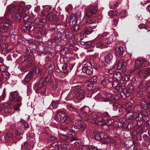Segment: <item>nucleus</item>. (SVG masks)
Masks as SVG:
<instances>
[{"label":"nucleus","mask_w":150,"mask_h":150,"mask_svg":"<svg viewBox=\"0 0 150 150\" xmlns=\"http://www.w3.org/2000/svg\"><path fill=\"white\" fill-rule=\"evenodd\" d=\"M33 17H29V21L24 24L22 28L23 32H26L28 31L30 32L33 30L34 28V26L31 22V21L33 20Z\"/></svg>","instance_id":"7"},{"label":"nucleus","mask_w":150,"mask_h":150,"mask_svg":"<svg viewBox=\"0 0 150 150\" xmlns=\"http://www.w3.org/2000/svg\"><path fill=\"white\" fill-rule=\"evenodd\" d=\"M18 127V125L16 123H12L11 125L10 128L11 129L13 130L16 129Z\"/></svg>","instance_id":"53"},{"label":"nucleus","mask_w":150,"mask_h":150,"mask_svg":"<svg viewBox=\"0 0 150 150\" xmlns=\"http://www.w3.org/2000/svg\"><path fill=\"white\" fill-rule=\"evenodd\" d=\"M33 73V72H29L25 76L24 80L27 82H28L31 78Z\"/></svg>","instance_id":"36"},{"label":"nucleus","mask_w":150,"mask_h":150,"mask_svg":"<svg viewBox=\"0 0 150 150\" xmlns=\"http://www.w3.org/2000/svg\"><path fill=\"white\" fill-rule=\"evenodd\" d=\"M113 109L114 111H118V112L120 113H122L125 111V109L123 108L122 105L119 104L114 105L113 106Z\"/></svg>","instance_id":"24"},{"label":"nucleus","mask_w":150,"mask_h":150,"mask_svg":"<svg viewBox=\"0 0 150 150\" xmlns=\"http://www.w3.org/2000/svg\"><path fill=\"white\" fill-rule=\"evenodd\" d=\"M134 110L136 112L138 113L139 111L141 112V111H142L141 107L139 105H137L134 108Z\"/></svg>","instance_id":"54"},{"label":"nucleus","mask_w":150,"mask_h":150,"mask_svg":"<svg viewBox=\"0 0 150 150\" xmlns=\"http://www.w3.org/2000/svg\"><path fill=\"white\" fill-rule=\"evenodd\" d=\"M113 58V55L112 54L109 53L104 57L105 66L106 64H109L111 63Z\"/></svg>","instance_id":"21"},{"label":"nucleus","mask_w":150,"mask_h":150,"mask_svg":"<svg viewBox=\"0 0 150 150\" xmlns=\"http://www.w3.org/2000/svg\"><path fill=\"white\" fill-rule=\"evenodd\" d=\"M61 144V142L59 141L58 142H56L52 143V146L54 147L56 146L60 147V145Z\"/></svg>","instance_id":"55"},{"label":"nucleus","mask_w":150,"mask_h":150,"mask_svg":"<svg viewBox=\"0 0 150 150\" xmlns=\"http://www.w3.org/2000/svg\"><path fill=\"white\" fill-rule=\"evenodd\" d=\"M140 105L144 109H148L150 108V97H147L144 101H142Z\"/></svg>","instance_id":"15"},{"label":"nucleus","mask_w":150,"mask_h":150,"mask_svg":"<svg viewBox=\"0 0 150 150\" xmlns=\"http://www.w3.org/2000/svg\"><path fill=\"white\" fill-rule=\"evenodd\" d=\"M36 21H39L40 23L43 25H44L46 22V21L45 19H40L39 18H37L35 20Z\"/></svg>","instance_id":"61"},{"label":"nucleus","mask_w":150,"mask_h":150,"mask_svg":"<svg viewBox=\"0 0 150 150\" xmlns=\"http://www.w3.org/2000/svg\"><path fill=\"white\" fill-rule=\"evenodd\" d=\"M114 120H109L105 122V121L101 120V123L100 124L101 126L107 125L108 126L112 125L113 122Z\"/></svg>","instance_id":"34"},{"label":"nucleus","mask_w":150,"mask_h":150,"mask_svg":"<svg viewBox=\"0 0 150 150\" xmlns=\"http://www.w3.org/2000/svg\"><path fill=\"white\" fill-rule=\"evenodd\" d=\"M9 99L12 101H14L17 102H19L22 100V98L20 96L17 95L16 92L14 91L10 93Z\"/></svg>","instance_id":"12"},{"label":"nucleus","mask_w":150,"mask_h":150,"mask_svg":"<svg viewBox=\"0 0 150 150\" xmlns=\"http://www.w3.org/2000/svg\"><path fill=\"white\" fill-rule=\"evenodd\" d=\"M82 117L83 120L85 121H88L90 118L89 116L87 114H86L85 115H82Z\"/></svg>","instance_id":"50"},{"label":"nucleus","mask_w":150,"mask_h":150,"mask_svg":"<svg viewBox=\"0 0 150 150\" xmlns=\"http://www.w3.org/2000/svg\"><path fill=\"white\" fill-rule=\"evenodd\" d=\"M118 6V3L116 1L111 2L110 3L109 7L110 8L113 9Z\"/></svg>","instance_id":"39"},{"label":"nucleus","mask_w":150,"mask_h":150,"mask_svg":"<svg viewBox=\"0 0 150 150\" xmlns=\"http://www.w3.org/2000/svg\"><path fill=\"white\" fill-rule=\"evenodd\" d=\"M98 10V8L97 6L89 8L86 10V15L88 17L91 16L96 14Z\"/></svg>","instance_id":"13"},{"label":"nucleus","mask_w":150,"mask_h":150,"mask_svg":"<svg viewBox=\"0 0 150 150\" xmlns=\"http://www.w3.org/2000/svg\"><path fill=\"white\" fill-rule=\"evenodd\" d=\"M33 146L32 144H29L27 142L22 144V149L23 150H31L33 148Z\"/></svg>","instance_id":"26"},{"label":"nucleus","mask_w":150,"mask_h":150,"mask_svg":"<svg viewBox=\"0 0 150 150\" xmlns=\"http://www.w3.org/2000/svg\"><path fill=\"white\" fill-rule=\"evenodd\" d=\"M58 104H59L57 103V102H53L51 104L50 107H52L53 108L56 109L58 106Z\"/></svg>","instance_id":"47"},{"label":"nucleus","mask_w":150,"mask_h":150,"mask_svg":"<svg viewBox=\"0 0 150 150\" xmlns=\"http://www.w3.org/2000/svg\"><path fill=\"white\" fill-rule=\"evenodd\" d=\"M42 39L41 38L38 37L35 38V39L34 40V42L36 43V44H39L40 43V42H42Z\"/></svg>","instance_id":"60"},{"label":"nucleus","mask_w":150,"mask_h":150,"mask_svg":"<svg viewBox=\"0 0 150 150\" xmlns=\"http://www.w3.org/2000/svg\"><path fill=\"white\" fill-rule=\"evenodd\" d=\"M31 72H33V75L35 74H37L39 73L40 72V69L38 67H35L34 70L33 71Z\"/></svg>","instance_id":"52"},{"label":"nucleus","mask_w":150,"mask_h":150,"mask_svg":"<svg viewBox=\"0 0 150 150\" xmlns=\"http://www.w3.org/2000/svg\"><path fill=\"white\" fill-rule=\"evenodd\" d=\"M55 15L52 13H49L46 16V18L50 21H53L56 18Z\"/></svg>","instance_id":"32"},{"label":"nucleus","mask_w":150,"mask_h":150,"mask_svg":"<svg viewBox=\"0 0 150 150\" xmlns=\"http://www.w3.org/2000/svg\"><path fill=\"white\" fill-rule=\"evenodd\" d=\"M32 64V61L31 60H28L25 63V65L27 66L26 67V69H29L30 67L31 66Z\"/></svg>","instance_id":"48"},{"label":"nucleus","mask_w":150,"mask_h":150,"mask_svg":"<svg viewBox=\"0 0 150 150\" xmlns=\"http://www.w3.org/2000/svg\"><path fill=\"white\" fill-rule=\"evenodd\" d=\"M136 73L139 74L143 77H145L146 76L150 75V68L143 69L142 68H137L135 69Z\"/></svg>","instance_id":"10"},{"label":"nucleus","mask_w":150,"mask_h":150,"mask_svg":"<svg viewBox=\"0 0 150 150\" xmlns=\"http://www.w3.org/2000/svg\"><path fill=\"white\" fill-rule=\"evenodd\" d=\"M11 24L10 21L7 18L0 17V32L3 33L6 32L10 28ZM8 37L7 35L4 37L0 35V43H4L6 40V38Z\"/></svg>","instance_id":"1"},{"label":"nucleus","mask_w":150,"mask_h":150,"mask_svg":"<svg viewBox=\"0 0 150 150\" xmlns=\"http://www.w3.org/2000/svg\"><path fill=\"white\" fill-rule=\"evenodd\" d=\"M42 81V79L40 80L38 84H35L33 87L34 89H35L37 93H41L42 94H44L46 92V84L49 83L51 82V77L50 75L47 76L44 79L43 82L41 81Z\"/></svg>","instance_id":"2"},{"label":"nucleus","mask_w":150,"mask_h":150,"mask_svg":"<svg viewBox=\"0 0 150 150\" xmlns=\"http://www.w3.org/2000/svg\"><path fill=\"white\" fill-rule=\"evenodd\" d=\"M4 111L6 114H8L11 113L12 109L10 107H6L4 108Z\"/></svg>","instance_id":"45"},{"label":"nucleus","mask_w":150,"mask_h":150,"mask_svg":"<svg viewBox=\"0 0 150 150\" xmlns=\"http://www.w3.org/2000/svg\"><path fill=\"white\" fill-rule=\"evenodd\" d=\"M55 118L57 122L61 123L65 122L69 124L70 122L69 117L67 116L65 113L60 111L57 112Z\"/></svg>","instance_id":"5"},{"label":"nucleus","mask_w":150,"mask_h":150,"mask_svg":"<svg viewBox=\"0 0 150 150\" xmlns=\"http://www.w3.org/2000/svg\"><path fill=\"white\" fill-rule=\"evenodd\" d=\"M78 20V17L76 16L74 14L71 15L69 21V25H75L77 23Z\"/></svg>","instance_id":"23"},{"label":"nucleus","mask_w":150,"mask_h":150,"mask_svg":"<svg viewBox=\"0 0 150 150\" xmlns=\"http://www.w3.org/2000/svg\"><path fill=\"white\" fill-rule=\"evenodd\" d=\"M121 72L118 70H116V72L113 75L114 81H120L119 80L121 79L122 77Z\"/></svg>","instance_id":"25"},{"label":"nucleus","mask_w":150,"mask_h":150,"mask_svg":"<svg viewBox=\"0 0 150 150\" xmlns=\"http://www.w3.org/2000/svg\"><path fill=\"white\" fill-rule=\"evenodd\" d=\"M90 110L89 107L84 106L80 109V112L82 115H85V114H88Z\"/></svg>","instance_id":"29"},{"label":"nucleus","mask_w":150,"mask_h":150,"mask_svg":"<svg viewBox=\"0 0 150 150\" xmlns=\"http://www.w3.org/2000/svg\"><path fill=\"white\" fill-rule=\"evenodd\" d=\"M93 31L90 27H88L86 28L85 30L84 33L85 34L88 35L92 33Z\"/></svg>","instance_id":"41"},{"label":"nucleus","mask_w":150,"mask_h":150,"mask_svg":"<svg viewBox=\"0 0 150 150\" xmlns=\"http://www.w3.org/2000/svg\"><path fill=\"white\" fill-rule=\"evenodd\" d=\"M86 93L85 91L81 90L79 91V93L76 97V99L78 100V102H80L85 98Z\"/></svg>","instance_id":"22"},{"label":"nucleus","mask_w":150,"mask_h":150,"mask_svg":"<svg viewBox=\"0 0 150 150\" xmlns=\"http://www.w3.org/2000/svg\"><path fill=\"white\" fill-rule=\"evenodd\" d=\"M67 108L68 109L71 111H74L78 113L79 111V110L76 109L71 105H67Z\"/></svg>","instance_id":"37"},{"label":"nucleus","mask_w":150,"mask_h":150,"mask_svg":"<svg viewBox=\"0 0 150 150\" xmlns=\"http://www.w3.org/2000/svg\"><path fill=\"white\" fill-rule=\"evenodd\" d=\"M72 69V67H71L70 65L67 64H64L62 66L60 71L61 72H69Z\"/></svg>","instance_id":"20"},{"label":"nucleus","mask_w":150,"mask_h":150,"mask_svg":"<svg viewBox=\"0 0 150 150\" xmlns=\"http://www.w3.org/2000/svg\"><path fill=\"white\" fill-rule=\"evenodd\" d=\"M90 146L89 145H84L82 146V150H89L90 148Z\"/></svg>","instance_id":"51"},{"label":"nucleus","mask_w":150,"mask_h":150,"mask_svg":"<svg viewBox=\"0 0 150 150\" xmlns=\"http://www.w3.org/2000/svg\"><path fill=\"white\" fill-rule=\"evenodd\" d=\"M101 118V120L104 121L107 120L109 118V117L108 113H105L104 114Z\"/></svg>","instance_id":"44"},{"label":"nucleus","mask_w":150,"mask_h":150,"mask_svg":"<svg viewBox=\"0 0 150 150\" xmlns=\"http://www.w3.org/2000/svg\"><path fill=\"white\" fill-rule=\"evenodd\" d=\"M84 35L82 33H78L74 37V40L76 42H79L84 38Z\"/></svg>","instance_id":"31"},{"label":"nucleus","mask_w":150,"mask_h":150,"mask_svg":"<svg viewBox=\"0 0 150 150\" xmlns=\"http://www.w3.org/2000/svg\"><path fill=\"white\" fill-rule=\"evenodd\" d=\"M134 91L133 86L131 84H128L126 89H125L124 91H123V95L127 96L129 94L132 93L134 92Z\"/></svg>","instance_id":"16"},{"label":"nucleus","mask_w":150,"mask_h":150,"mask_svg":"<svg viewBox=\"0 0 150 150\" xmlns=\"http://www.w3.org/2000/svg\"><path fill=\"white\" fill-rule=\"evenodd\" d=\"M6 140L8 141L13 137L12 134L11 133H8L5 135Z\"/></svg>","instance_id":"49"},{"label":"nucleus","mask_w":150,"mask_h":150,"mask_svg":"<svg viewBox=\"0 0 150 150\" xmlns=\"http://www.w3.org/2000/svg\"><path fill=\"white\" fill-rule=\"evenodd\" d=\"M102 96L100 94H98L94 97V99L96 101H100L101 100Z\"/></svg>","instance_id":"62"},{"label":"nucleus","mask_w":150,"mask_h":150,"mask_svg":"<svg viewBox=\"0 0 150 150\" xmlns=\"http://www.w3.org/2000/svg\"><path fill=\"white\" fill-rule=\"evenodd\" d=\"M99 134L101 140L104 143H109L111 142V139L106 133L101 132Z\"/></svg>","instance_id":"14"},{"label":"nucleus","mask_w":150,"mask_h":150,"mask_svg":"<svg viewBox=\"0 0 150 150\" xmlns=\"http://www.w3.org/2000/svg\"><path fill=\"white\" fill-rule=\"evenodd\" d=\"M101 115L100 113L96 114L95 112H92L91 114L92 117L96 119L97 121H98L100 123L101 122V118L100 117Z\"/></svg>","instance_id":"27"},{"label":"nucleus","mask_w":150,"mask_h":150,"mask_svg":"<svg viewBox=\"0 0 150 150\" xmlns=\"http://www.w3.org/2000/svg\"><path fill=\"white\" fill-rule=\"evenodd\" d=\"M125 144L126 147L127 148L130 147L133 144L132 141L130 139L126 140Z\"/></svg>","instance_id":"38"},{"label":"nucleus","mask_w":150,"mask_h":150,"mask_svg":"<svg viewBox=\"0 0 150 150\" xmlns=\"http://www.w3.org/2000/svg\"><path fill=\"white\" fill-rule=\"evenodd\" d=\"M72 93L71 91H70L69 93L67 91L63 92L60 96L61 99L62 98L66 100H70L72 98V96H71Z\"/></svg>","instance_id":"19"},{"label":"nucleus","mask_w":150,"mask_h":150,"mask_svg":"<svg viewBox=\"0 0 150 150\" xmlns=\"http://www.w3.org/2000/svg\"><path fill=\"white\" fill-rule=\"evenodd\" d=\"M22 11L24 12V14H23L22 16H21V17L22 16L23 17V20L25 23L26 22H28L29 21V16L27 15V13H26V11L25 10V8H23V10H22Z\"/></svg>","instance_id":"35"},{"label":"nucleus","mask_w":150,"mask_h":150,"mask_svg":"<svg viewBox=\"0 0 150 150\" xmlns=\"http://www.w3.org/2000/svg\"><path fill=\"white\" fill-rule=\"evenodd\" d=\"M130 100H132V101L128 102L126 104H125V106L126 108H128L130 107L131 105L133 103V100H132L131 99H130Z\"/></svg>","instance_id":"57"},{"label":"nucleus","mask_w":150,"mask_h":150,"mask_svg":"<svg viewBox=\"0 0 150 150\" xmlns=\"http://www.w3.org/2000/svg\"><path fill=\"white\" fill-rule=\"evenodd\" d=\"M117 15V12L115 11H111L108 12V15L112 18Z\"/></svg>","instance_id":"42"},{"label":"nucleus","mask_w":150,"mask_h":150,"mask_svg":"<svg viewBox=\"0 0 150 150\" xmlns=\"http://www.w3.org/2000/svg\"><path fill=\"white\" fill-rule=\"evenodd\" d=\"M29 46L30 48L32 49H35V48L37 44L35 42L32 41H30L29 42Z\"/></svg>","instance_id":"40"},{"label":"nucleus","mask_w":150,"mask_h":150,"mask_svg":"<svg viewBox=\"0 0 150 150\" xmlns=\"http://www.w3.org/2000/svg\"><path fill=\"white\" fill-rule=\"evenodd\" d=\"M141 113L136 114L134 116L136 122V124L139 126L141 125L143 123V121L141 120L143 119L144 121H147L149 120L147 112L145 110H142Z\"/></svg>","instance_id":"4"},{"label":"nucleus","mask_w":150,"mask_h":150,"mask_svg":"<svg viewBox=\"0 0 150 150\" xmlns=\"http://www.w3.org/2000/svg\"><path fill=\"white\" fill-rule=\"evenodd\" d=\"M111 83L112 87L117 92L120 93L122 96L123 95V91H124L125 88V84L123 80L120 81H114Z\"/></svg>","instance_id":"6"},{"label":"nucleus","mask_w":150,"mask_h":150,"mask_svg":"<svg viewBox=\"0 0 150 150\" xmlns=\"http://www.w3.org/2000/svg\"><path fill=\"white\" fill-rule=\"evenodd\" d=\"M127 63L122 60L119 61L117 64H115L113 66V68L115 69H117L121 72L123 71L125 69L127 66Z\"/></svg>","instance_id":"9"},{"label":"nucleus","mask_w":150,"mask_h":150,"mask_svg":"<svg viewBox=\"0 0 150 150\" xmlns=\"http://www.w3.org/2000/svg\"><path fill=\"white\" fill-rule=\"evenodd\" d=\"M144 63V59L142 58H138L135 62V67L137 68H139L140 66Z\"/></svg>","instance_id":"28"},{"label":"nucleus","mask_w":150,"mask_h":150,"mask_svg":"<svg viewBox=\"0 0 150 150\" xmlns=\"http://www.w3.org/2000/svg\"><path fill=\"white\" fill-rule=\"evenodd\" d=\"M93 69L90 67L88 66L87 64H84L82 68V71L84 73H86L89 75H91L93 72Z\"/></svg>","instance_id":"17"},{"label":"nucleus","mask_w":150,"mask_h":150,"mask_svg":"<svg viewBox=\"0 0 150 150\" xmlns=\"http://www.w3.org/2000/svg\"><path fill=\"white\" fill-rule=\"evenodd\" d=\"M70 146L67 143H64L62 142H61V144L60 145V147L62 148L64 150L69 149H70Z\"/></svg>","instance_id":"33"},{"label":"nucleus","mask_w":150,"mask_h":150,"mask_svg":"<svg viewBox=\"0 0 150 150\" xmlns=\"http://www.w3.org/2000/svg\"><path fill=\"white\" fill-rule=\"evenodd\" d=\"M106 36L105 33L101 35H99L96 39H98V40H96L97 42L96 43V47H97L99 48H102L105 47L106 45L105 42V40L103 38L104 36Z\"/></svg>","instance_id":"8"},{"label":"nucleus","mask_w":150,"mask_h":150,"mask_svg":"<svg viewBox=\"0 0 150 150\" xmlns=\"http://www.w3.org/2000/svg\"><path fill=\"white\" fill-rule=\"evenodd\" d=\"M105 36L103 37V38L105 40V42L106 45L112 43L115 41L116 39V37L114 35H110L108 38H105Z\"/></svg>","instance_id":"18"},{"label":"nucleus","mask_w":150,"mask_h":150,"mask_svg":"<svg viewBox=\"0 0 150 150\" xmlns=\"http://www.w3.org/2000/svg\"><path fill=\"white\" fill-rule=\"evenodd\" d=\"M54 67L53 65H51L48 67V72L49 73H52L54 71Z\"/></svg>","instance_id":"63"},{"label":"nucleus","mask_w":150,"mask_h":150,"mask_svg":"<svg viewBox=\"0 0 150 150\" xmlns=\"http://www.w3.org/2000/svg\"><path fill=\"white\" fill-rule=\"evenodd\" d=\"M134 115V113L133 112L131 111H129L127 112L126 115V117L128 119H130L133 117Z\"/></svg>","instance_id":"43"},{"label":"nucleus","mask_w":150,"mask_h":150,"mask_svg":"<svg viewBox=\"0 0 150 150\" xmlns=\"http://www.w3.org/2000/svg\"><path fill=\"white\" fill-rule=\"evenodd\" d=\"M115 52L117 55L119 56H122L123 52V49L122 47H117L115 49Z\"/></svg>","instance_id":"30"},{"label":"nucleus","mask_w":150,"mask_h":150,"mask_svg":"<svg viewBox=\"0 0 150 150\" xmlns=\"http://www.w3.org/2000/svg\"><path fill=\"white\" fill-rule=\"evenodd\" d=\"M7 8L10 13L13 15V19L16 21L19 20L20 19L21 16L24 14V12L22 11V10H23V8L22 7L19 8H16L14 7L9 6Z\"/></svg>","instance_id":"3"},{"label":"nucleus","mask_w":150,"mask_h":150,"mask_svg":"<svg viewBox=\"0 0 150 150\" xmlns=\"http://www.w3.org/2000/svg\"><path fill=\"white\" fill-rule=\"evenodd\" d=\"M15 134L17 135H20L23 134V131L21 129H19L15 132Z\"/></svg>","instance_id":"56"},{"label":"nucleus","mask_w":150,"mask_h":150,"mask_svg":"<svg viewBox=\"0 0 150 150\" xmlns=\"http://www.w3.org/2000/svg\"><path fill=\"white\" fill-rule=\"evenodd\" d=\"M17 38L16 37L11 36L10 39V40L11 42L15 43L17 41Z\"/></svg>","instance_id":"64"},{"label":"nucleus","mask_w":150,"mask_h":150,"mask_svg":"<svg viewBox=\"0 0 150 150\" xmlns=\"http://www.w3.org/2000/svg\"><path fill=\"white\" fill-rule=\"evenodd\" d=\"M5 89L4 88L3 91V93L1 96H0V102L3 100L5 97Z\"/></svg>","instance_id":"59"},{"label":"nucleus","mask_w":150,"mask_h":150,"mask_svg":"<svg viewBox=\"0 0 150 150\" xmlns=\"http://www.w3.org/2000/svg\"><path fill=\"white\" fill-rule=\"evenodd\" d=\"M2 75L4 78L6 79L8 78L9 77L10 74L7 71H6L2 72Z\"/></svg>","instance_id":"46"},{"label":"nucleus","mask_w":150,"mask_h":150,"mask_svg":"<svg viewBox=\"0 0 150 150\" xmlns=\"http://www.w3.org/2000/svg\"><path fill=\"white\" fill-rule=\"evenodd\" d=\"M110 83V81L108 79H104L101 82V84L103 86H105L108 83Z\"/></svg>","instance_id":"58"},{"label":"nucleus","mask_w":150,"mask_h":150,"mask_svg":"<svg viewBox=\"0 0 150 150\" xmlns=\"http://www.w3.org/2000/svg\"><path fill=\"white\" fill-rule=\"evenodd\" d=\"M139 88L140 89L145 88L147 93H150V80L149 82L143 81L140 83Z\"/></svg>","instance_id":"11"}]
</instances>
